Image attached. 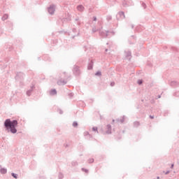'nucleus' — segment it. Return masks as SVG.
<instances>
[{
    "label": "nucleus",
    "mask_w": 179,
    "mask_h": 179,
    "mask_svg": "<svg viewBox=\"0 0 179 179\" xmlns=\"http://www.w3.org/2000/svg\"><path fill=\"white\" fill-rule=\"evenodd\" d=\"M4 125L7 129H10V132H12V134H16V132H17V130H16L15 128V127H17V120L11 122L10 120L7 119L4 122Z\"/></svg>",
    "instance_id": "f257e3e1"
},
{
    "label": "nucleus",
    "mask_w": 179,
    "mask_h": 179,
    "mask_svg": "<svg viewBox=\"0 0 179 179\" xmlns=\"http://www.w3.org/2000/svg\"><path fill=\"white\" fill-rule=\"evenodd\" d=\"M48 12H49V13H50V15H52V13H54V12H55V7L54 6H50L48 8Z\"/></svg>",
    "instance_id": "f03ea898"
},
{
    "label": "nucleus",
    "mask_w": 179,
    "mask_h": 179,
    "mask_svg": "<svg viewBox=\"0 0 179 179\" xmlns=\"http://www.w3.org/2000/svg\"><path fill=\"white\" fill-rule=\"evenodd\" d=\"M108 131H106V134H110L111 133V125L107 126Z\"/></svg>",
    "instance_id": "7ed1b4c3"
},
{
    "label": "nucleus",
    "mask_w": 179,
    "mask_h": 179,
    "mask_svg": "<svg viewBox=\"0 0 179 179\" xmlns=\"http://www.w3.org/2000/svg\"><path fill=\"white\" fill-rule=\"evenodd\" d=\"M0 171H1V174H6V173H7L6 169H1L0 170Z\"/></svg>",
    "instance_id": "20e7f679"
},
{
    "label": "nucleus",
    "mask_w": 179,
    "mask_h": 179,
    "mask_svg": "<svg viewBox=\"0 0 179 179\" xmlns=\"http://www.w3.org/2000/svg\"><path fill=\"white\" fill-rule=\"evenodd\" d=\"M77 9H78V10H80V12H82V10H83V9H84V7L83 6H78L77 7Z\"/></svg>",
    "instance_id": "39448f33"
},
{
    "label": "nucleus",
    "mask_w": 179,
    "mask_h": 179,
    "mask_svg": "<svg viewBox=\"0 0 179 179\" xmlns=\"http://www.w3.org/2000/svg\"><path fill=\"white\" fill-rule=\"evenodd\" d=\"M50 94H52V95L57 94V90H52L50 91Z\"/></svg>",
    "instance_id": "423d86ee"
},
{
    "label": "nucleus",
    "mask_w": 179,
    "mask_h": 179,
    "mask_svg": "<svg viewBox=\"0 0 179 179\" xmlns=\"http://www.w3.org/2000/svg\"><path fill=\"white\" fill-rule=\"evenodd\" d=\"M8 15H6V14H5V15L3 16L2 19H3V20H6V19H8Z\"/></svg>",
    "instance_id": "0eeeda50"
},
{
    "label": "nucleus",
    "mask_w": 179,
    "mask_h": 179,
    "mask_svg": "<svg viewBox=\"0 0 179 179\" xmlns=\"http://www.w3.org/2000/svg\"><path fill=\"white\" fill-rule=\"evenodd\" d=\"M11 175L13 176V177L14 178H17V174H15V173H11Z\"/></svg>",
    "instance_id": "6e6552de"
},
{
    "label": "nucleus",
    "mask_w": 179,
    "mask_h": 179,
    "mask_svg": "<svg viewBox=\"0 0 179 179\" xmlns=\"http://www.w3.org/2000/svg\"><path fill=\"white\" fill-rule=\"evenodd\" d=\"M143 82V81H142V80H138V85H142Z\"/></svg>",
    "instance_id": "1a4fd4ad"
},
{
    "label": "nucleus",
    "mask_w": 179,
    "mask_h": 179,
    "mask_svg": "<svg viewBox=\"0 0 179 179\" xmlns=\"http://www.w3.org/2000/svg\"><path fill=\"white\" fill-rule=\"evenodd\" d=\"M96 75L100 76V75H101V72L99 71V72H97V73H96Z\"/></svg>",
    "instance_id": "9d476101"
},
{
    "label": "nucleus",
    "mask_w": 179,
    "mask_h": 179,
    "mask_svg": "<svg viewBox=\"0 0 179 179\" xmlns=\"http://www.w3.org/2000/svg\"><path fill=\"white\" fill-rule=\"evenodd\" d=\"M73 127H76L78 125V123L77 122H73Z\"/></svg>",
    "instance_id": "9b49d317"
},
{
    "label": "nucleus",
    "mask_w": 179,
    "mask_h": 179,
    "mask_svg": "<svg viewBox=\"0 0 179 179\" xmlns=\"http://www.w3.org/2000/svg\"><path fill=\"white\" fill-rule=\"evenodd\" d=\"M92 129L93 131H97V127H93Z\"/></svg>",
    "instance_id": "f8f14e48"
},
{
    "label": "nucleus",
    "mask_w": 179,
    "mask_h": 179,
    "mask_svg": "<svg viewBox=\"0 0 179 179\" xmlns=\"http://www.w3.org/2000/svg\"><path fill=\"white\" fill-rule=\"evenodd\" d=\"M174 167V164L171 165V169H173Z\"/></svg>",
    "instance_id": "ddd939ff"
},
{
    "label": "nucleus",
    "mask_w": 179,
    "mask_h": 179,
    "mask_svg": "<svg viewBox=\"0 0 179 179\" xmlns=\"http://www.w3.org/2000/svg\"><path fill=\"white\" fill-rule=\"evenodd\" d=\"M159 178H160L157 177V179H159Z\"/></svg>",
    "instance_id": "4468645a"
}]
</instances>
